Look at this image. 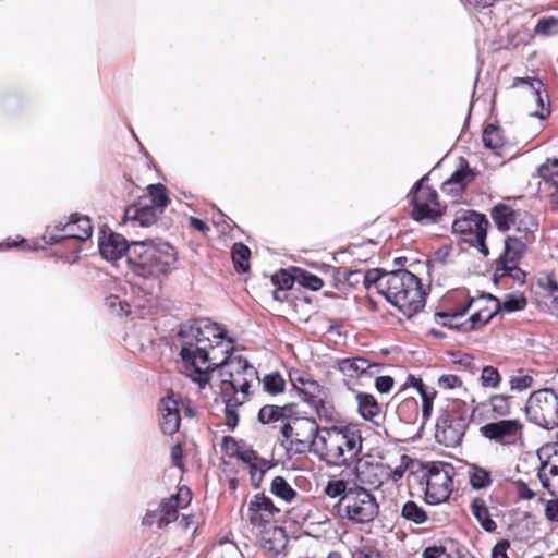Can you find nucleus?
Instances as JSON below:
<instances>
[{
	"label": "nucleus",
	"instance_id": "f257e3e1",
	"mask_svg": "<svg viewBox=\"0 0 558 558\" xmlns=\"http://www.w3.org/2000/svg\"><path fill=\"white\" fill-rule=\"evenodd\" d=\"M226 330L208 318L195 319L181 326L178 332L182 374L201 389L210 385L218 373L221 396H250V387L257 371L241 355L230 353L231 343L225 341Z\"/></svg>",
	"mask_w": 558,
	"mask_h": 558
},
{
	"label": "nucleus",
	"instance_id": "f03ea898",
	"mask_svg": "<svg viewBox=\"0 0 558 558\" xmlns=\"http://www.w3.org/2000/svg\"><path fill=\"white\" fill-rule=\"evenodd\" d=\"M362 436L350 426H324L316 441V456L327 465L350 466L360 461Z\"/></svg>",
	"mask_w": 558,
	"mask_h": 558
},
{
	"label": "nucleus",
	"instance_id": "7ed1b4c3",
	"mask_svg": "<svg viewBox=\"0 0 558 558\" xmlns=\"http://www.w3.org/2000/svg\"><path fill=\"white\" fill-rule=\"evenodd\" d=\"M177 262V252L160 240L137 241L129 250V264L143 278L167 275Z\"/></svg>",
	"mask_w": 558,
	"mask_h": 558
},
{
	"label": "nucleus",
	"instance_id": "20e7f679",
	"mask_svg": "<svg viewBox=\"0 0 558 558\" xmlns=\"http://www.w3.org/2000/svg\"><path fill=\"white\" fill-rule=\"evenodd\" d=\"M384 284L386 286H384L383 295L408 318L417 314L425 306V292L421 281L409 270L389 271Z\"/></svg>",
	"mask_w": 558,
	"mask_h": 558
},
{
	"label": "nucleus",
	"instance_id": "39448f33",
	"mask_svg": "<svg viewBox=\"0 0 558 558\" xmlns=\"http://www.w3.org/2000/svg\"><path fill=\"white\" fill-rule=\"evenodd\" d=\"M290 381L319 420L328 423L338 422L339 413L327 387L320 385L307 373H290Z\"/></svg>",
	"mask_w": 558,
	"mask_h": 558
},
{
	"label": "nucleus",
	"instance_id": "423d86ee",
	"mask_svg": "<svg viewBox=\"0 0 558 558\" xmlns=\"http://www.w3.org/2000/svg\"><path fill=\"white\" fill-rule=\"evenodd\" d=\"M322 428L315 418L293 414L280 426L281 445L293 453H304L310 449L316 454V441L322 435Z\"/></svg>",
	"mask_w": 558,
	"mask_h": 558
},
{
	"label": "nucleus",
	"instance_id": "0eeeda50",
	"mask_svg": "<svg viewBox=\"0 0 558 558\" xmlns=\"http://www.w3.org/2000/svg\"><path fill=\"white\" fill-rule=\"evenodd\" d=\"M338 507L339 512H343L342 517L355 524L369 523L379 512L375 496L361 486L349 488L340 498Z\"/></svg>",
	"mask_w": 558,
	"mask_h": 558
},
{
	"label": "nucleus",
	"instance_id": "6e6552de",
	"mask_svg": "<svg viewBox=\"0 0 558 558\" xmlns=\"http://www.w3.org/2000/svg\"><path fill=\"white\" fill-rule=\"evenodd\" d=\"M525 415L535 425L553 429L558 426V392L551 388L538 389L525 403Z\"/></svg>",
	"mask_w": 558,
	"mask_h": 558
},
{
	"label": "nucleus",
	"instance_id": "1a4fd4ad",
	"mask_svg": "<svg viewBox=\"0 0 558 558\" xmlns=\"http://www.w3.org/2000/svg\"><path fill=\"white\" fill-rule=\"evenodd\" d=\"M425 180L426 177H423L415 182L409 197L412 205V218L423 225H428L436 222L442 216L445 207L438 201L437 191L423 184Z\"/></svg>",
	"mask_w": 558,
	"mask_h": 558
},
{
	"label": "nucleus",
	"instance_id": "9d476101",
	"mask_svg": "<svg viewBox=\"0 0 558 558\" xmlns=\"http://www.w3.org/2000/svg\"><path fill=\"white\" fill-rule=\"evenodd\" d=\"M56 233L46 231L44 239L49 244L69 242L72 253L81 252V243L88 240L93 233L90 219L86 216L73 214L65 223L54 226Z\"/></svg>",
	"mask_w": 558,
	"mask_h": 558
},
{
	"label": "nucleus",
	"instance_id": "9b49d317",
	"mask_svg": "<svg viewBox=\"0 0 558 558\" xmlns=\"http://www.w3.org/2000/svg\"><path fill=\"white\" fill-rule=\"evenodd\" d=\"M453 468L448 464H432L423 468L421 483H425V500L438 505L448 500L453 488Z\"/></svg>",
	"mask_w": 558,
	"mask_h": 558
},
{
	"label": "nucleus",
	"instance_id": "f8f14e48",
	"mask_svg": "<svg viewBox=\"0 0 558 558\" xmlns=\"http://www.w3.org/2000/svg\"><path fill=\"white\" fill-rule=\"evenodd\" d=\"M537 228L538 225L532 215H523L520 227H515V232L505 239L504 254L497 263L520 262L527 246L534 242Z\"/></svg>",
	"mask_w": 558,
	"mask_h": 558
},
{
	"label": "nucleus",
	"instance_id": "ddd939ff",
	"mask_svg": "<svg viewBox=\"0 0 558 558\" xmlns=\"http://www.w3.org/2000/svg\"><path fill=\"white\" fill-rule=\"evenodd\" d=\"M480 434L500 446H514L523 439L524 424L519 418H502L481 426Z\"/></svg>",
	"mask_w": 558,
	"mask_h": 558
},
{
	"label": "nucleus",
	"instance_id": "4468645a",
	"mask_svg": "<svg viewBox=\"0 0 558 558\" xmlns=\"http://www.w3.org/2000/svg\"><path fill=\"white\" fill-rule=\"evenodd\" d=\"M280 510L274 505V501L264 493L254 495L247 504L245 513L246 520L253 527V531L274 524V518Z\"/></svg>",
	"mask_w": 558,
	"mask_h": 558
},
{
	"label": "nucleus",
	"instance_id": "2eb2a0df",
	"mask_svg": "<svg viewBox=\"0 0 558 558\" xmlns=\"http://www.w3.org/2000/svg\"><path fill=\"white\" fill-rule=\"evenodd\" d=\"M465 430L466 423L463 417L444 412L437 418L435 437L446 447H456L462 441Z\"/></svg>",
	"mask_w": 558,
	"mask_h": 558
},
{
	"label": "nucleus",
	"instance_id": "dca6fc26",
	"mask_svg": "<svg viewBox=\"0 0 558 558\" xmlns=\"http://www.w3.org/2000/svg\"><path fill=\"white\" fill-rule=\"evenodd\" d=\"M254 533L260 549L267 558H277L288 544L284 529L275 524L265 525V527Z\"/></svg>",
	"mask_w": 558,
	"mask_h": 558
},
{
	"label": "nucleus",
	"instance_id": "f3484780",
	"mask_svg": "<svg viewBox=\"0 0 558 558\" xmlns=\"http://www.w3.org/2000/svg\"><path fill=\"white\" fill-rule=\"evenodd\" d=\"M511 87H523L525 89V96L537 105L539 109L531 112V116L545 119L549 114V108L545 106L548 95L544 89L542 81L537 78L517 77Z\"/></svg>",
	"mask_w": 558,
	"mask_h": 558
},
{
	"label": "nucleus",
	"instance_id": "a211bd4d",
	"mask_svg": "<svg viewBox=\"0 0 558 558\" xmlns=\"http://www.w3.org/2000/svg\"><path fill=\"white\" fill-rule=\"evenodd\" d=\"M191 499V490L186 487H181L175 495L162 499L160 501L162 518L159 519V529H163L171 522H174L178 519V510L185 508Z\"/></svg>",
	"mask_w": 558,
	"mask_h": 558
},
{
	"label": "nucleus",
	"instance_id": "6ab92c4d",
	"mask_svg": "<svg viewBox=\"0 0 558 558\" xmlns=\"http://www.w3.org/2000/svg\"><path fill=\"white\" fill-rule=\"evenodd\" d=\"M475 227V236L476 242L481 246V252L484 255L488 254V248L485 246V236H486V227L488 226L487 219L484 216L478 215L474 211L470 213L468 217L462 219H456L453 221L452 228L454 232L464 233L466 231H472V227Z\"/></svg>",
	"mask_w": 558,
	"mask_h": 558
},
{
	"label": "nucleus",
	"instance_id": "aec40b11",
	"mask_svg": "<svg viewBox=\"0 0 558 558\" xmlns=\"http://www.w3.org/2000/svg\"><path fill=\"white\" fill-rule=\"evenodd\" d=\"M130 247L123 235L113 232L104 233L98 242L99 252L107 260H118L124 255L129 259Z\"/></svg>",
	"mask_w": 558,
	"mask_h": 558
},
{
	"label": "nucleus",
	"instance_id": "412c9836",
	"mask_svg": "<svg viewBox=\"0 0 558 558\" xmlns=\"http://www.w3.org/2000/svg\"><path fill=\"white\" fill-rule=\"evenodd\" d=\"M238 458L248 466L252 482L255 486L259 485L264 474L272 468L271 461L259 457L255 450L245 444L238 452Z\"/></svg>",
	"mask_w": 558,
	"mask_h": 558
},
{
	"label": "nucleus",
	"instance_id": "4be33fe9",
	"mask_svg": "<svg viewBox=\"0 0 558 558\" xmlns=\"http://www.w3.org/2000/svg\"><path fill=\"white\" fill-rule=\"evenodd\" d=\"M475 305L477 307V311L481 313V316L485 323V325L501 311V300L498 298L492 295V294H482L477 299H472L468 306L464 307L459 314L457 315H464V313L468 311L469 307ZM440 317L445 318H452L454 315H450L448 313H438L437 314Z\"/></svg>",
	"mask_w": 558,
	"mask_h": 558
},
{
	"label": "nucleus",
	"instance_id": "5701e85b",
	"mask_svg": "<svg viewBox=\"0 0 558 558\" xmlns=\"http://www.w3.org/2000/svg\"><path fill=\"white\" fill-rule=\"evenodd\" d=\"M492 218L500 231L515 232V227H520V221L523 220V215H530L524 210H514L511 206L506 204H497L492 208Z\"/></svg>",
	"mask_w": 558,
	"mask_h": 558
},
{
	"label": "nucleus",
	"instance_id": "b1692460",
	"mask_svg": "<svg viewBox=\"0 0 558 558\" xmlns=\"http://www.w3.org/2000/svg\"><path fill=\"white\" fill-rule=\"evenodd\" d=\"M475 178L474 171L469 167L464 158L460 159L459 168L445 181L441 185L444 193L459 195L462 193L468 184Z\"/></svg>",
	"mask_w": 558,
	"mask_h": 558
},
{
	"label": "nucleus",
	"instance_id": "393cba45",
	"mask_svg": "<svg viewBox=\"0 0 558 558\" xmlns=\"http://www.w3.org/2000/svg\"><path fill=\"white\" fill-rule=\"evenodd\" d=\"M379 364H372L364 357H345L338 359L336 368L341 372L345 377L355 378L364 375H374V371H379Z\"/></svg>",
	"mask_w": 558,
	"mask_h": 558
},
{
	"label": "nucleus",
	"instance_id": "a878e982",
	"mask_svg": "<svg viewBox=\"0 0 558 558\" xmlns=\"http://www.w3.org/2000/svg\"><path fill=\"white\" fill-rule=\"evenodd\" d=\"M160 427L166 435H173L180 427V413L178 401L167 396L161 399L160 405Z\"/></svg>",
	"mask_w": 558,
	"mask_h": 558
},
{
	"label": "nucleus",
	"instance_id": "bb28decb",
	"mask_svg": "<svg viewBox=\"0 0 558 558\" xmlns=\"http://www.w3.org/2000/svg\"><path fill=\"white\" fill-rule=\"evenodd\" d=\"M355 400L357 403V412L365 420L372 422L374 425L379 426L383 422L381 407L373 395L357 391L355 392Z\"/></svg>",
	"mask_w": 558,
	"mask_h": 558
},
{
	"label": "nucleus",
	"instance_id": "cd10ccee",
	"mask_svg": "<svg viewBox=\"0 0 558 558\" xmlns=\"http://www.w3.org/2000/svg\"><path fill=\"white\" fill-rule=\"evenodd\" d=\"M158 216L159 214L154 209V207L146 205L143 201L128 206L124 211V220L131 221L134 226L140 227H149L154 225Z\"/></svg>",
	"mask_w": 558,
	"mask_h": 558
},
{
	"label": "nucleus",
	"instance_id": "c85d7f7f",
	"mask_svg": "<svg viewBox=\"0 0 558 558\" xmlns=\"http://www.w3.org/2000/svg\"><path fill=\"white\" fill-rule=\"evenodd\" d=\"M295 414V405L292 403L280 405L266 404L258 412V421L262 424H279V427Z\"/></svg>",
	"mask_w": 558,
	"mask_h": 558
},
{
	"label": "nucleus",
	"instance_id": "c756f323",
	"mask_svg": "<svg viewBox=\"0 0 558 558\" xmlns=\"http://www.w3.org/2000/svg\"><path fill=\"white\" fill-rule=\"evenodd\" d=\"M412 385L418 391V395L422 399V421L425 424L433 413V402L436 397V391L434 389H428L422 379L411 377Z\"/></svg>",
	"mask_w": 558,
	"mask_h": 558
},
{
	"label": "nucleus",
	"instance_id": "7c9ffc66",
	"mask_svg": "<svg viewBox=\"0 0 558 558\" xmlns=\"http://www.w3.org/2000/svg\"><path fill=\"white\" fill-rule=\"evenodd\" d=\"M471 512L486 532H494L496 530L497 525L490 519L487 505L483 498L476 497L471 501Z\"/></svg>",
	"mask_w": 558,
	"mask_h": 558
},
{
	"label": "nucleus",
	"instance_id": "2f4dec72",
	"mask_svg": "<svg viewBox=\"0 0 558 558\" xmlns=\"http://www.w3.org/2000/svg\"><path fill=\"white\" fill-rule=\"evenodd\" d=\"M223 402H225V417H226V425L230 429H234L239 422V414H238V408L242 405L244 402L247 401V398L245 396H221Z\"/></svg>",
	"mask_w": 558,
	"mask_h": 558
},
{
	"label": "nucleus",
	"instance_id": "473e14b6",
	"mask_svg": "<svg viewBox=\"0 0 558 558\" xmlns=\"http://www.w3.org/2000/svg\"><path fill=\"white\" fill-rule=\"evenodd\" d=\"M270 493L284 502L291 504L299 500V493L282 476H276L270 484Z\"/></svg>",
	"mask_w": 558,
	"mask_h": 558
},
{
	"label": "nucleus",
	"instance_id": "72a5a7b5",
	"mask_svg": "<svg viewBox=\"0 0 558 558\" xmlns=\"http://www.w3.org/2000/svg\"><path fill=\"white\" fill-rule=\"evenodd\" d=\"M482 408H489L493 417H507L511 413L510 397L505 395H494L486 401L480 403Z\"/></svg>",
	"mask_w": 558,
	"mask_h": 558
},
{
	"label": "nucleus",
	"instance_id": "f704fd0d",
	"mask_svg": "<svg viewBox=\"0 0 558 558\" xmlns=\"http://www.w3.org/2000/svg\"><path fill=\"white\" fill-rule=\"evenodd\" d=\"M379 466L377 464L369 463H357L355 466V476L360 484L378 487L381 484V480L378 475Z\"/></svg>",
	"mask_w": 558,
	"mask_h": 558
},
{
	"label": "nucleus",
	"instance_id": "c9c22d12",
	"mask_svg": "<svg viewBox=\"0 0 558 558\" xmlns=\"http://www.w3.org/2000/svg\"><path fill=\"white\" fill-rule=\"evenodd\" d=\"M146 205L154 207V209L161 215L169 204V198L166 193V187L161 184H153L149 186V197L143 201Z\"/></svg>",
	"mask_w": 558,
	"mask_h": 558
},
{
	"label": "nucleus",
	"instance_id": "e433bc0d",
	"mask_svg": "<svg viewBox=\"0 0 558 558\" xmlns=\"http://www.w3.org/2000/svg\"><path fill=\"white\" fill-rule=\"evenodd\" d=\"M469 482L473 489H484L490 486V472L478 465H470L468 470Z\"/></svg>",
	"mask_w": 558,
	"mask_h": 558
},
{
	"label": "nucleus",
	"instance_id": "4c0bfd02",
	"mask_svg": "<svg viewBox=\"0 0 558 558\" xmlns=\"http://www.w3.org/2000/svg\"><path fill=\"white\" fill-rule=\"evenodd\" d=\"M401 515L407 521L415 524H423L428 518L425 510L412 500H409L403 505Z\"/></svg>",
	"mask_w": 558,
	"mask_h": 558
},
{
	"label": "nucleus",
	"instance_id": "58836bf2",
	"mask_svg": "<svg viewBox=\"0 0 558 558\" xmlns=\"http://www.w3.org/2000/svg\"><path fill=\"white\" fill-rule=\"evenodd\" d=\"M232 260L238 271L245 272L250 268L248 259L251 256L250 248L243 243H235L231 251Z\"/></svg>",
	"mask_w": 558,
	"mask_h": 558
},
{
	"label": "nucleus",
	"instance_id": "ea45409f",
	"mask_svg": "<svg viewBox=\"0 0 558 558\" xmlns=\"http://www.w3.org/2000/svg\"><path fill=\"white\" fill-rule=\"evenodd\" d=\"M389 271H381L380 269L374 268L369 269L367 271H363V278L364 283L363 286L365 289H371L372 287H375L376 290L383 294L385 288L384 282L387 281Z\"/></svg>",
	"mask_w": 558,
	"mask_h": 558
},
{
	"label": "nucleus",
	"instance_id": "a19ab883",
	"mask_svg": "<svg viewBox=\"0 0 558 558\" xmlns=\"http://www.w3.org/2000/svg\"><path fill=\"white\" fill-rule=\"evenodd\" d=\"M335 272H336V281H337V283L335 286H337L338 283H347L349 287H357L360 283H362V284L364 283L362 270H359V269L350 270V269L340 267V268H337L335 270Z\"/></svg>",
	"mask_w": 558,
	"mask_h": 558
},
{
	"label": "nucleus",
	"instance_id": "79ce46f5",
	"mask_svg": "<svg viewBox=\"0 0 558 558\" xmlns=\"http://www.w3.org/2000/svg\"><path fill=\"white\" fill-rule=\"evenodd\" d=\"M538 174L544 180L545 184H548L555 190L558 189V159L548 160L538 168Z\"/></svg>",
	"mask_w": 558,
	"mask_h": 558
},
{
	"label": "nucleus",
	"instance_id": "37998d69",
	"mask_svg": "<svg viewBox=\"0 0 558 558\" xmlns=\"http://www.w3.org/2000/svg\"><path fill=\"white\" fill-rule=\"evenodd\" d=\"M518 263L519 262L497 263L495 276H509L518 282H524L525 272L518 267Z\"/></svg>",
	"mask_w": 558,
	"mask_h": 558
},
{
	"label": "nucleus",
	"instance_id": "c03bdc74",
	"mask_svg": "<svg viewBox=\"0 0 558 558\" xmlns=\"http://www.w3.org/2000/svg\"><path fill=\"white\" fill-rule=\"evenodd\" d=\"M482 140L484 146L489 149H497L504 145L500 129L493 124H489L484 129Z\"/></svg>",
	"mask_w": 558,
	"mask_h": 558
},
{
	"label": "nucleus",
	"instance_id": "a18cd8bd",
	"mask_svg": "<svg viewBox=\"0 0 558 558\" xmlns=\"http://www.w3.org/2000/svg\"><path fill=\"white\" fill-rule=\"evenodd\" d=\"M527 301L522 293H508L501 301V310L511 313L522 311L526 307Z\"/></svg>",
	"mask_w": 558,
	"mask_h": 558
},
{
	"label": "nucleus",
	"instance_id": "49530a36",
	"mask_svg": "<svg viewBox=\"0 0 558 558\" xmlns=\"http://www.w3.org/2000/svg\"><path fill=\"white\" fill-rule=\"evenodd\" d=\"M533 384V376L524 373L522 369H519L515 374L511 375L509 379L510 389L518 392L531 388Z\"/></svg>",
	"mask_w": 558,
	"mask_h": 558
},
{
	"label": "nucleus",
	"instance_id": "de8ad7c7",
	"mask_svg": "<svg viewBox=\"0 0 558 558\" xmlns=\"http://www.w3.org/2000/svg\"><path fill=\"white\" fill-rule=\"evenodd\" d=\"M295 274V279L298 280V282L313 291L319 290L324 284L323 280L319 277L306 270L296 268Z\"/></svg>",
	"mask_w": 558,
	"mask_h": 558
},
{
	"label": "nucleus",
	"instance_id": "09e8293b",
	"mask_svg": "<svg viewBox=\"0 0 558 558\" xmlns=\"http://www.w3.org/2000/svg\"><path fill=\"white\" fill-rule=\"evenodd\" d=\"M481 383L486 388H498L501 377L498 369L494 366H485L481 373Z\"/></svg>",
	"mask_w": 558,
	"mask_h": 558
},
{
	"label": "nucleus",
	"instance_id": "8fccbe9b",
	"mask_svg": "<svg viewBox=\"0 0 558 558\" xmlns=\"http://www.w3.org/2000/svg\"><path fill=\"white\" fill-rule=\"evenodd\" d=\"M264 388L268 393L277 395L284 389V379L278 373L268 374L264 377Z\"/></svg>",
	"mask_w": 558,
	"mask_h": 558
},
{
	"label": "nucleus",
	"instance_id": "3c124183",
	"mask_svg": "<svg viewBox=\"0 0 558 558\" xmlns=\"http://www.w3.org/2000/svg\"><path fill=\"white\" fill-rule=\"evenodd\" d=\"M347 482L340 478L330 480L324 488V493L330 498H342L348 493Z\"/></svg>",
	"mask_w": 558,
	"mask_h": 558
},
{
	"label": "nucleus",
	"instance_id": "603ef678",
	"mask_svg": "<svg viewBox=\"0 0 558 558\" xmlns=\"http://www.w3.org/2000/svg\"><path fill=\"white\" fill-rule=\"evenodd\" d=\"M535 33L539 35L550 36L558 33V19L544 17L541 19L536 26Z\"/></svg>",
	"mask_w": 558,
	"mask_h": 558
},
{
	"label": "nucleus",
	"instance_id": "864d4df0",
	"mask_svg": "<svg viewBox=\"0 0 558 558\" xmlns=\"http://www.w3.org/2000/svg\"><path fill=\"white\" fill-rule=\"evenodd\" d=\"M294 279L295 278L289 275L286 270H280L271 277L274 286H276L277 289H282V291L291 289L294 283Z\"/></svg>",
	"mask_w": 558,
	"mask_h": 558
},
{
	"label": "nucleus",
	"instance_id": "5fc2aeb1",
	"mask_svg": "<svg viewBox=\"0 0 558 558\" xmlns=\"http://www.w3.org/2000/svg\"><path fill=\"white\" fill-rule=\"evenodd\" d=\"M106 304L119 316L128 315L131 312L130 304L120 301L117 295L107 296Z\"/></svg>",
	"mask_w": 558,
	"mask_h": 558
},
{
	"label": "nucleus",
	"instance_id": "6e6d98bb",
	"mask_svg": "<svg viewBox=\"0 0 558 558\" xmlns=\"http://www.w3.org/2000/svg\"><path fill=\"white\" fill-rule=\"evenodd\" d=\"M437 385L441 389L449 390V389H454V388L461 387L462 380L457 375L446 374V375H441L438 378Z\"/></svg>",
	"mask_w": 558,
	"mask_h": 558
},
{
	"label": "nucleus",
	"instance_id": "4d7b16f0",
	"mask_svg": "<svg viewBox=\"0 0 558 558\" xmlns=\"http://www.w3.org/2000/svg\"><path fill=\"white\" fill-rule=\"evenodd\" d=\"M161 513V505L159 504L156 509L147 510L143 518V524L147 526L157 525L159 529V519L162 518Z\"/></svg>",
	"mask_w": 558,
	"mask_h": 558
},
{
	"label": "nucleus",
	"instance_id": "13d9d810",
	"mask_svg": "<svg viewBox=\"0 0 558 558\" xmlns=\"http://www.w3.org/2000/svg\"><path fill=\"white\" fill-rule=\"evenodd\" d=\"M558 475V465L551 464V465H544L541 471L538 472V477L543 484L544 487H549V476H557Z\"/></svg>",
	"mask_w": 558,
	"mask_h": 558
},
{
	"label": "nucleus",
	"instance_id": "bf43d9fd",
	"mask_svg": "<svg viewBox=\"0 0 558 558\" xmlns=\"http://www.w3.org/2000/svg\"><path fill=\"white\" fill-rule=\"evenodd\" d=\"M545 517L548 521L558 523V497L546 502Z\"/></svg>",
	"mask_w": 558,
	"mask_h": 558
},
{
	"label": "nucleus",
	"instance_id": "052dcab7",
	"mask_svg": "<svg viewBox=\"0 0 558 558\" xmlns=\"http://www.w3.org/2000/svg\"><path fill=\"white\" fill-rule=\"evenodd\" d=\"M243 445H244V442H242V441L239 442V441H236L234 438H232L230 436H226L223 438V447H225L226 452L229 456L238 457V452L243 447Z\"/></svg>",
	"mask_w": 558,
	"mask_h": 558
},
{
	"label": "nucleus",
	"instance_id": "680f3d73",
	"mask_svg": "<svg viewBox=\"0 0 558 558\" xmlns=\"http://www.w3.org/2000/svg\"><path fill=\"white\" fill-rule=\"evenodd\" d=\"M393 386V378L390 376H378L375 379L376 389L381 392H388Z\"/></svg>",
	"mask_w": 558,
	"mask_h": 558
},
{
	"label": "nucleus",
	"instance_id": "e2e57ef3",
	"mask_svg": "<svg viewBox=\"0 0 558 558\" xmlns=\"http://www.w3.org/2000/svg\"><path fill=\"white\" fill-rule=\"evenodd\" d=\"M509 547L510 543L507 539L498 542L492 550V558H509L507 554Z\"/></svg>",
	"mask_w": 558,
	"mask_h": 558
},
{
	"label": "nucleus",
	"instance_id": "0e129e2a",
	"mask_svg": "<svg viewBox=\"0 0 558 558\" xmlns=\"http://www.w3.org/2000/svg\"><path fill=\"white\" fill-rule=\"evenodd\" d=\"M183 457V449L180 444H175L171 449V459L174 466L179 469H183V465L181 463Z\"/></svg>",
	"mask_w": 558,
	"mask_h": 558
},
{
	"label": "nucleus",
	"instance_id": "69168bd1",
	"mask_svg": "<svg viewBox=\"0 0 558 558\" xmlns=\"http://www.w3.org/2000/svg\"><path fill=\"white\" fill-rule=\"evenodd\" d=\"M353 557L354 558H381L379 551L373 547H364V548L357 550Z\"/></svg>",
	"mask_w": 558,
	"mask_h": 558
},
{
	"label": "nucleus",
	"instance_id": "338daca9",
	"mask_svg": "<svg viewBox=\"0 0 558 558\" xmlns=\"http://www.w3.org/2000/svg\"><path fill=\"white\" fill-rule=\"evenodd\" d=\"M442 553H444L442 548L432 546V547L425 548L422 556H423V558H439Z\"/></svg>",
	"mask_w": 558,
	"mask_h": 558
},
{
	"label": "nucleus",
	"instance_id": "774afa93",
	"mask_svg": "<svg viewBox=\"0 0 558 558\" xmlns=\"http://www.w3.org/2000/svg\"><path fill=\"white\" fill-rule=\"evenodd\" d=\"M189 221H190V226L197 231L206 232L209 230V227L203 220H201L196 217H190Z\"/></svg>",
	"mask_w": 558,
	"mask_h": 558
}]
</instances>
